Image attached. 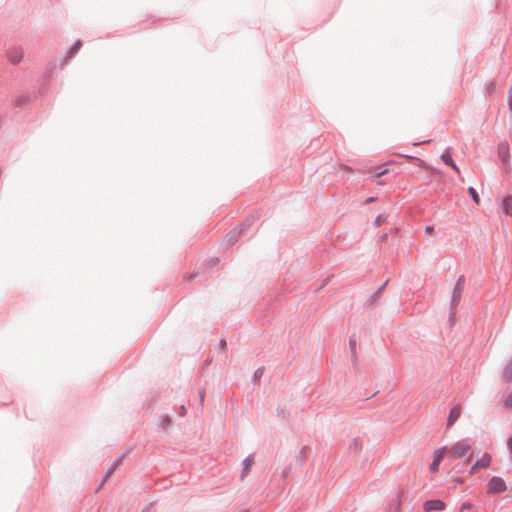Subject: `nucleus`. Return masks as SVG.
I'll return each instance as SVG.
<instances>
[{"mask_svg": "<svg viewBox=\"0 0 512 512\" xmlns=\"http://www.w3.org/2000/svg\"><path fill=\"white\" fill-rule=\"evenodd\" d=\"M446 452L448 453L449 458L452 460L467 456L465 461L461 464V468L464 467L466 463L470 462L474 457V453L469 444V439H463L454 443L450 448L447 447Z\"/></svg>", "mask_w": 512, "mask_h": 512, "instance_id": "f257e3e1", "label": "nucleus"}, {"mask_svg": "<svg viewBox=\"0 0 512 512\" xmlns=\"http://www.w3.org/2000/svg\"><path fill=\"white\" fill-rule=\"evenodd\" d=\"M508 489L504 479L499 476H492L487 483V492L492 493H504Z\"/></svg>", "mask_w": 512, "mask_h": 512, "instance_id": "f03ea898", "label": "nucleus"}, {"mask_svg": "<svg viewBox=\"0 0 512 512\" xmlns=\"http://www.w3.org/2000/svg\"><path fill=\"white\" fill-rule=\"evenodd\" d=\"M36 98L34 92H26L17 96L15 99L11 101L12 108H24L30 103H32Z\"/></svg>", "mask_w": 512, "mask_h": 512, "instance_id": "7ed1b4c3", "label": "nucleus"}, {"mask_svg": "<svg viewBox=\"0 0 512 512\" xmlns=\"http://www.w3.org/2000/svg\"><path fill=\"white\" fill-rule=\"evenodd\" d=\"M497 154L505 168L510 171L511 165H510V149L508 142H501L498 145L497 148Z\"/></svg>", "mask_w": 512, "mask_h": 512, "instance_id": "20e7f679", "label": "nucleus"}, {"mask_svg": "<svg viewBox=\"0 0 512 512\" xmlns=\"http://www.w3.org/2000/svg\"><path fill=\"white\" fill-rule=\"evenodd\" d=\"M446 451L447 446H444L434 452L433 460L429 465V471L431 473H436L439 470V465L442 462Z\"/></svg>", "mask_w": 512, "mask_h": 512, "instance_id": "39448f33", "label": "nucleus"}, {"mask_svg": "<svg viewBox=\"0 0 512 512\" xmlns=\"http://www.w3.org/2000/svg\"><path fill=\"white\" fill-rule=\"evenodd\" d=\"M423 509L426 512L444 511L446 509V503L441 499H429L423 503Z\"/></svg>", "mask_w": 512, "mask_h": 512, "instance_id": "423d86ee", "label": "nucleus"}, {"mask_svg": "<svg viewBox=\"0 0 512 512\" xmlns=\"http://www.w3.org/2000/svg\"><path fill=\"white\" fill-rule=\"evenodd\" d=\"M491 463V456L489 453H484L481 458L470 467L468 474L473 475L478 468H487Z\"/></svg>", "mask_w": 512, "mask_h": 512, "instance_id": "0eeeda50", "label": "nucleus"}, {"mask_svg": "<svg viewBox=\"0 0 512 512\" xmlns=\"http://www.w3.org/2000/svg\"><path fill=\"white\" fill-rule=\"evenodd\" d=\"M23 49L20 46L11 47L7 51V57L10 63L18 64L23 59Z\"/></svg>", "mask_w": 512, "mask_h": 512, "instance_id": "6e6552de", "label": "nucleus"}, {"mask_svg": "<svg viewBox=\"0 0 512 512\" xmlns=\"http://www.w3.org/2000/svg\"><path fill=\"white\" fill-rule=\"evenodd\" d=\"M124 456H120L114 460L112 465L106 470L104 478L100 486L96 489L98 491L104 482H106L115 472V470L122 464Z\"/></svg>", "mask_w": 512, "mask_h": 512, "instance_id": "1a4fd4ad", "label": "nucleus"}, {"mask_svg": "<svg viewBox=\"0 0 512 512\" xmlns=\"http://www.w3.org/2000/svg\"><path fill=\"white\" fill-rule=\"evenodd\" d=\"M464 284H465V276L460 275L454 285L453 290H452L453 298H458L461 300L463 289H464Z\"/></svg>", "mask_w": 512, "mask_h": 512, "instance_id": "9d476101", "label": "nucleus"}, {"mask_svg": "<svg viewBox=\"0 0 512 512\" xmlns=\"http://www.w3.org/2000/svg\"><path fill=\"white\" fill-rule=\"evenodd\" d=\"M461 415V408L458 405L453 406L448 414L447 417V427H451L454 425V423L458 420V418Z\"/></svg>", "mask_w": 512, "mask_h": 512, "instance_id": "9b49d317", "label": "nucleus"}, {"mask_svg": "<svg viewBox=\"0 0 512 512\" xmlns=\"http://www.w3.org/2000/svg\"><path fill=\"white\" fill-rule=\"evenodd\" d=\"M311 447L308 445H304L299 453L295 457V461L300 465L303 466L306 460L308 459L310 453H311Z\"/></svg>", "mask_w": 512, "mask_h": 512, "instance_id": "f8f14e48", "label": "nucleus"}, {"mask_svg": "<svg viewBox=\"0 0 512 512\" xmlns=\"http://www.w3.org/2000/svg\"><path fill=\"white\" fill-rule=\"evenodd\" d=\"M245 235L238 227H235L232 229L227 235H226V242L228 245L232 246L234 245L238 239Z\"/></svg>", "mask_w": 512, "mask_h": 512, "instance_id": "ddd939ff", "label": "nucleus"}, {"mask_svg": "<svg viewBox=\"0 0 512 512\" xmlns=\"http://www.w3.org/2000/svg\"><path fill=\"white\" fill-rule=\"evenodd\" d=\"M501 209L505 216L512 217V195H506L502 199Z\"/></svg>", "mask_w": 512, "mask_h": 512, "instance_id": "4468645a", "label": "nucleus"}, {"mask_svg": "<svg viewBox=\"0 0 512 512\" xmlns=\"http://www.w3.org/2000/svg\"><path fill=\"white\" fill-rule=\"evenodd\" d=\"M82 47V42L80 40H77L73 43V45L69 48L67 51V56L61 59V64L64 65L68 59H71L75 56V54L80 50Z\"/></svg>", "mask_w": 512, "mask_h": 512, "instance_id": "2eb2a0df", "label": "nucleus"}, {"mask_svg": "<svg viewBox=\"0 0 512 512\" xmlns=\"http://www.w3.org/2000/svg\"><path fill=\"white\" fill-rule=\"evenodd\" d=\"M441 160L444 162L445 165L451 167L457 173H460L459 167L456 165L448 149L442 153Z\"/></svg>", "mask_w": 512, "mask_h": 512, "instance_id": "dca6fc26", "label": "nucleus"}, {"mask_svg": "<svg viewBox=\"0 0 512 512\" xmlns=\"http://www.w3.org/2000/svg\"><path fill=\"white\" fill-rule=\"evenodd\" d=\"M254 463V454H249L242 462L241 479H244Z\"/></svg>", "mask_w": 512, "mask_h": 512, "instance_id": "f3484780", "label": "nucleus"}, {"mask_svg": "<svg viewBox=\"0 0 512 512\" xmlns=\"http://www.w3.org/2000/svg\"><path fill=\"white\" fill-rule=\"evenodd\" d=\"M380 291H375L365 302V307L368 309L374 308L380 301Z\"/></svg>", "mask_w": 512, "mask_h": 512, "instance_id": "a211bd4d", "label": "nucleus"}, {"mask_svg": "<svg viewBox=\"0 0 512 512\" xmlns=\"http://www.w3.org/2000/svg\"><path fill=\"white\" fill-rule=\"evenodd\" d=\"M256 220V217L254 215H250L248 217L245 218V220L240 224L238 225L237 227L244 233L246 234V230L248 228H250L253 223L255 222Z\"/></svg>", "mask_w": 512, "mask_h": 512, "instance_id": "6ab92c4d", "label": "nucleus"}, {"mask_svg": "<svg viewBox=\"0 0 512 512\" xmlns=\"http://www.w3.org/2000/svg\"><path fill=\"white\" fill-rule=\"evenodd\" d=\"M460 301H461L460 299L453 298L451 296L450 307H449V310H450V312H449V320H452V318L455 317L456 310H457V307H458Z\"/></svg>", "mask_w": 512, "mask_h": 512, "instance_id": "aec40b11", "label": "nucleus"}, {"mask_svg": "<svg viewBox=\"0 0 512 512\" xmlns=\"http://www.w3.org/2000/svg\"><path fill=\"white\" fill-rule=\"evenodd\" d=\"M363 446V442L360 438H354L350 442L349 449L355 453H358L361 451Z\"/></svg>", "mask_w": 512, "mask_h": 512, "instance_id": "412c9836", "label": "nucleus"}, {"mask_svg": "<svg viewBox=\"0 0 512 512\" xmlns=\"http://www.w3.org/2000/svg\"><path fill=\"white\" fill-rule=\"evenodd\" d=\"M264 372H265V367L264 366H261V367H258L254 373H253V376H252V382L254 384H257L260 382L261 378L263 377L264 375Z\"/></svg>", "mask_w": 512, "mask_h": 512, "instance_id": "4be33fe9", "label": "nucleus"}, {"mask_svg": "<svg viewBox=\"0 0 512 512\" xmlns=\"http://www.w3.org/2000/svg\"><path fill=\"white\" fill-rule=\"evenodd\" d=\"M503 378L509 382L512 380V360L506 365L503 371Z\"/></svg>", "mask_w": 512, "mask_h": 512, "instance_id": "5701e85b", "label": "nucleus"}, {"mask_svg": "<svg viewBox=\"0 0 512 512\" xmlns=\"http://www.w3.org/2000/svg\"><path fill=\"white\" fill-rule=\"evenodd\" d=\"M356 346H357L356 336L352 335L349 338V349L351 351L352 358H356Z\"/></svg>", "mask_w": 512, "mask_h": 512, "instance_id": "b1692460", "label": "nucleus"}, {"mask_svg": "<svg viewBox=\"0 0 512 512\" xmlns=\"http://www.w3.org/2000/svg\"><path fill=\"white\" fill-rule=\"evenodd\" d=\"M468 193L472 198L473 202L478 205L480 203V197L477 190L474 187L470 186L468 188Z\"/></svg>", "mask_w": 512, "mask_h": 512, "instance_id": "393cba45", "label": "nucleus"}, {"mask_svg": "<svg viewBox=\"0 0 512 512\" xmlns=\"http://www.w3.org/2000/svg\"><path fill=\"white\" fill-rule=\"evenodd\" d=\"M172 423L171 417L169 415H164L161 419L160 426L163 430H166Z\"/></svg>", "mask_w": 512, "mask_h": 512, "instance_id": "a878e982", "label": "nucleus"}, {"mask_svg": "<svg viewBox=\"0 0 512 512\" xmlns=\"http://www.w3.org/2000/svg\"><path fill=\"white\" fill-rule=\"evenodd\" d=\"M496 89V82L490 81L485 84V91L488 95H492Z\"/></svg>", "mask_w": 512, "mask_h": 512, "instance_id": "bb28decb", "label": "nucleus"}, {"mask_svg": "<svg viewBox=\"0 0 512 512\" xmlns=\"http://www.w3.org/2000/svg\"><path fill=\"white\" fill-rule=\"evenodd\" d=\"M387 220V216L385 214H379L374 220V223L377 227L383 225Z\"/></svg>", "mask_w": 512, "mask_h": 512, "instance_id": "cd10ccee", "label": "nucleus"}, {"mask_svg": "<svg viewBox=\"0 0 512 512\" xmlns=\"http://www.w3.org/2000/svg\"><path fill=\"white\" fill-rule=\"evenodd\" d=\"M388 173V169L387 168H383L382 166H379V167H376L375 168V176L377 177H381L385 174Z\"/></svg>", "mask_w": 512, "mask_h": 512, "instance_id": "c85d7f7f", "label": "nucleus"}, {"mask_svg": "<svg viewBox=\"0 0 512 512\" xmlns=\"http://www.w3.org/2000/svg\"><path fill=\"white\" fill-rule=\"evenodd\" d=\"M216 349H217L218 352H225L226 349H227V342H226V340L225 339H221L219 341V344H218Z\"/></svg>", "mask_w": 512, "mask_h": 512, "instance_id": "c756f323", "label": "nucleus"}, {"mask_svg": "<svg viewBox=\"0 0 512 512\" xmlns=\"http://www.w3.org/2000/svg\"><path fill=\"white\" fill-rule=\"evenodd\" d=\"M56 67V63H49L47 71L45 73V80L48 79L53 71V69Z\"/></svg>", "mask_w": 512, "mask_h": 512, "instance_id": "7c9ffc66", "label": "nucleus"}, {"mask_svg": "<svg viewBox=\"0 0 512 512\" xmlns=\"http://www.w3.org/2000/svg\"><path fill=\"white\" fill-rule=\"evenodd\" d=\"M378 393V391H374L372 393H367L365 392L363 395H361V399L362 401H366V400H369L370 398H372L373 396H375L376 394Z\"/></svg>", "mask_w": 512, "mask_h": 512, "instance_id": "2f4dec72", "label": "nucleus"}, {"mask_svg": "<svg viewBox=\"0 0 512 512\" xmlns=\"http://www.w3.org/2000/svg\"><path fill=\"white\" fill-rule=\"evenodd\" d=\"M218 263H219V259L214 257L208 261V266L212 268V267L216 266Z\"/></svg>", "mask_w": 512, "mask_h": 512, "instance_id": "473e14b6", "label": "nucleus"}, {"mask_svg": "<svg viewBox=\"0 0 512 512\" xmlns=\"http://www.w3.org/2000/svg\"><path fill=\"white\" fill-rule=\"evenodd\" d=\"M509 110L512 111V89L508 92V98H507Z\"/></svg>", "mask_w": 512, "mask_h": 512, "instance_id": "72a5a7b5", "label": "nucleus"}, {"mask_svg": "<svg viewBox=\"0 0 512 512\" xmlns=\"http://www.w3.org/2000/svg\"><path fill=\"white\" fill-rule=\"evenodd\" d=\"M505 405L508 406V407H512V392L506 398Z\"/></svg>", "mask_w": 512, "mask_h": 512, "instance_id": "f704fd0d", "label": "nucleus"}, {"mask_svg": "<svg viewBox=\"0 0 512 512\" xmlns=\"http://www.w3.org/2000/svg\"><path fill=\"white\" fill-rule=\"evenodd\" d=\"M471 507H472V503H470V502H464V503H462V505H461V508H460V509H461V511H463V510H466V509H470Z\"/></svg>", "mask_w": 512, "mask_h": 512, "instance_id": "c9c22d12", "label": "nucleus"}, {"mask_svg": "<svg viewBox=\"0 0 512 512\" xmlns=\"http://www.w3.org/2000/svg\"><path fill=\"white\" fill-rule=\"evenodd\" d=\"M387 237H388V234L383 233L382 235L379 236L378 242H380V243L385 242L387 240Z\"/></svg>", "mask_w": 512, "mask_h": 512, "instance_id": "e433bc0d", "label": "nucleus"}, {"mask_svg": "<svg viewBox=\"0 0 512 512\" xmlns=\"http://www.w3.org/2000/svg\"><path fill=\"white\" fill-rule=\"evenodd\" d=\"M388 282H389V279H387L376 291H380V294H382V292L385 289V287L387 286Z\"/></svg>", "mask_w": 512, "mask_h": 512, "instance_id": "4c0bfd02", "label": "nucleus"}, {"mask_svg": "<svg viewBox=\"0 0 512 512\" xmlns=\"http://www.w3.org/2000/svg\"><path fill=\"white\" fill-rule=\"evenodd\" d=\"M197 276H198V273L193 272V273H191V274L187 277V280H188V281H194V280L197 278Z\"/></svg>", "mask_w": 512, "mask_h": 512, "instance_id": "58836bf2", "label": "nucleus"}, {"mask_svg": "<svg viewBox=\"0 0 512 512\" xmlns=\"http://www.w3.org/2000/svg\"><path fill=\"white\" fill-rule=\"evenodd\" d=\"M507 448L512 453V437L507 439Z\"/></svg>", "mask_w": 512, "mask_h": 512, "instance_id": "ea45409f", "label": "nucleus"}, {"mask_svg": "<svg viewBox=\"0 0 512 512\" xmlns=\"http://www.w3.org/2000/svg\"><path fill=\"white\" fill-rule=\"evenodd\" d=\"M198 395H199L200 401L203 402L204 397H205V390L204 389L199 390Z\"/></svg>", "mask_w": 512, "mask_h": 512, "instance_id": "a19ab883", "label": "nucleus"}, {"mask_svg": "<svg viewBox=\"0 0 512 512\" xmlns=\"http://www.w3.org/2000/svg\"><path fill=\"white\" fill-rule=\"evenodd\" d=\"M434 231V226H426L425 233L431 234Z\"/></svg>", "mask_w": 512, "mask_h": 512, "instance_id": "79ce46f5", "label": "nucleus"}, {"mask_svg": "<svg viewBox=\"0 0 512 512\" xmlns=\"http://www.w3.org/2000/svg\"><path fill=\"white\" fill-rule=\"evenodd\" d=\"M185 413H186V408H185V406L182 405L180 408V415L183 416Z\"/></svg>", "mask_w": 512, "mask_h": 512, "instance_id": "37998d69", "label": "nucleus"}, {"mask_svg": "<svg viewBox=\"0 0 512 512\" xmlns=\"http://www.w3.org/2000/svg\"><path fill=\"white\" fill-rule=\"evenodd\" d=\"M288 473H289V469L286 468V469L283 470L282 476L286 477L288 475Z\"/></svg>", "mask_w": 512, "mask_h": 512, "instance_id": "c03bdc74", "label": "nucleus"}, {"mask_svg": "<svg viewBox=\"0 0 512 512\" xmlns=\"http://www.w3.org/2000/svg\"><path fill=\"white\" fill-rule=\"evenodd\" d=\"M367 201H368V202H372V201H374V197H369V198L367 199Z\"/></svg>", "mask_w": 512, "mask_h": 512, "instance_id": "a18cd8bd", "label": "nucleus"}, {"mask_svg": "<svg viewBox=\"0 0 512 512\" xmlns=\"http://www.w3.org/2000/svg\"><path fill=\"white\" fill-rule=\"evenodd\" d=\"M330 277H326V279L324 280V285L329 281Z\"/></svg>", "mask_w": 512, "mask_h": 512, "instance_id": "49530a36", "label": "nucleus"}, {"mask_svg": "<svg viewBox=\"0 0 512 512\" xmlns=\"http://www.w3.org/2000/svg\"><path fill=\"white\" fill-rule=\"evenodd\" d=\"M375 405H376V404H375L374 402H373V403H370V404H369V408H372V407H374Z\"/></svg>", "mask_w": 512, "mask_h": 512, "instance_id": "de8ad7c7", "label": "nucleus"}, {"mask_svg": "<svg viewBox=\"0 0 512 512\" xmlns=\"http://www.w3.org/2000/svg\"><path fill=\"white\" fill-rule=\"evenodd\" d=\"M2 125H3V119L0 118V128L2 127Z\"/></svg>", "mask_w": 512, "mask_h": 512, "instance_id": "09e8293b", "label": "nucleus"}, {"mask_svg": "<svg viewBox=\"0 0 512 512\" xmlns=\"http://www.w3.org/2000/svg\"><path fill=\"white\" fill-rule=\"evenodd\" d=\"M211 362V359H208L205 361L206 364H209Z\"/></svg>", "mask_w": 512, "mask_h": 512, "instance_id": "8fccbe9b", "label": "nucleus"}, {"mask_svg": "<svg viewBox=\"0 0 512 512\" xmlns=\"http://www.w3.org/2000/svg\"><path fill=\"white\" fill-rule=\"evenodd\" d=\"M457 483H463V480L457 479Z\"/></svg>", "mask_w": 512, "mask_h": 512, "instance_id": "3c124183", "label": "nucleus"}, {"mask_svg": "<svg viewBox=\"0 0 512 512\" xmlns=\"http://www.w3.org/2000/svg\"><path fill=\"white\" fill-rule=\"evenodd\" d=\"M400 508V501L397 503V509Z\"/></svg>", "mask_w": 512, "mask_h": 512, "instance_id": "603ef678", "label": "nucleus"}]
</instances>
